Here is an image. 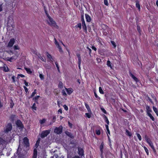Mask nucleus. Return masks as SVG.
Wrapping results in <instances>:
<instances>
[{"label":"nucleus","mask_w":158,"mask_h":158,"mask_svg":"<svg viewBox=\"0 0 158 158\" xmlns=\"http://www.w3.org/2000/svg\"><path fill=\"white\" fill-rule=\"evenodd\" d=\"M101 27L103 29L102 32L103 35L105 36H107L109 33L110 29L107 25L105 24L102 25Z\"/></svg>","instance_id":"1"},{"label":"nucleus","mask_w":158,"mask_h":158,"mask_svg":"<svg viewBox=\"0 0 158 158\" xmlns=\"http://www.w3.org/2000/svg\"><path fill=\"white\" fill-rule=\"evenodd\" d=\"M14 22L13 19L10 16H9L8 18V22L7 23V26L8 27H11L12 29L14 27Z\"/></svg>","instance_id":"2"},{"label":"nucleus","mask_w":158,"mask_h":158,"mask_svg":"<svg viewBox=\"0 0 158 158\" xmlns=\"http://www.w3.org/2000/svg\"><path fill=\"white\" fill-rule=\"evenodd\" d=\"M12 129V126L11 123H9L6 126V128L4 129V131L5 133H7L11 131Z\"/></svg>","instance_id":"3"},{"label":"nucleus","mask_w":158,"mask_h":158,"mask_svg":"<svg viewBox=\"0 0 158 158\" xmlns=\"http://www.w3.org/2000/svg\"><path fill=\"white\" fill-rule=\"evenodd\" d=\"M50 131V130H48L43 131L41 132L40 135V137L41 138H44V137H46L49 134Z\"/></svg>","instance_id":"4"},{"label":"nucleus","mask_w":158,"mask_h":158,"mask_svg":"<svg viewBox=\"0 0 158 158\" xmlns=\"http://www.w3.org/2000/svg\"><path fill=\"white\" fill-rule=\"evenodd\" d=\"M16 126L19 129H23L24 128V126L21 121L18 119L15 122Z\"/></svg>","instance_id":"5"},{"label":"nucleus","mask_w":158,"mask_h":158,"mask_svg":"<svg viewBox=\"0 0 158 158\" xmlns=\"http://www.w3.org/2000/svg\"><path fill=\"white\" fill-rule=\"evenodd\" d=\"M62 126H60L59 127H56L54 130V132L57 134H60L62 132Z\"/></svg>","instance_id":"6"},{"label":"nucleus","mask_w":158,"mask_h":158,"mask_svg":"<svg viewBox=\"0 0 158 158\" xmlns=\"http://www.w3.org/2000/svg\"><path fill=\"white\" fill-rule=\"evenodd\" d=\"M16 39L15 38L11 39L9 42L7 47L9 48H10L13 46L15 42Z\"/></svg>","instance_id":"7"},{"label":"nucleus","mask_w":158,"mask_h":158,"mask_svg":"<svg viewBox=\"0 0 158 158\" xmlns=\"http://www.w3.org/2000/svg\"><path fill=\"white\" fill-rule=\"evenodd\" d=\"M48 18L49 19V22H48V23L51 26H53L54 27H55L56 26V23L55 21L53 19L51 18V17Z\"/></svg>","instance_id":"8"},{"label":"nucleus","mask_w":158,"mask_h":158,"mask_svg":"<svg viewBox=\"0 0 158 158\" xmlns=\"http://www.w3.org/2000/svg\"><path fill=\"white\" fill-rule=\"evenodd\" d=\"M144 138L146 142L150 146L153 144L150 139L149 138L147 135H145Z\"/></svg>","instance_id":"9"},{"label":"nucleus","mask_w":158,"mask_h":158,"mask_svg":"<svg viewBox=\"0 0 158 158\" xmlns=\"http://www.w3.org/2000/svg\"><path fill=\"white\" fill-rule=\"evenodd\" d=\"M23 141L26 147H29L30 146V143L27 137H25L23 139Z\"/></svg>","instance_id":"10"},{"label":"nucleus","mask_w":158,"mask_h":158,"mask_svg":"<svg viewBox=\"0 0 158 158\" xmlns=\"http://www.w3.org/2000/svg\"><path fill=\"white\" fill-rule=\"evenodd\" d=\"M78 153L80 156L82 157L84 156V150L83 148L78 147Z\"/></svg>","instance_id":"11"},{"label":"nucleus","mask_w":158,"mask_h":158,"mask_svg":"<svg viewBox=\"0 0 158 158\" xmlns=\"http://www.w3.org/2000/svg\"><path fill=\"white\" fill-rule=\"evenodd\" d=\"M129 74L130 77L135 81L136 83L139 81V80L138 78L132 74L131 71H129Z\"/></svg>","instance_id":"12"},{"label":"nucleus","mask_w":158,"mask_h":158,"mask_svg":"<svg viewBox=\"0 0 158 158\" xmlns=\"http://www.w3.org/2000/svg\"><path fill=\"white\" fill-rule=\"evenodd\" d=\"M101 131H102V128L100 126H99L98 127L97 129H96L95 130L96 134L98 135H100L101 134Z\"/></svg>","instance_id":"13"},{"label":"nucleus","mask_w":158,"mask_h":158,"mask_svg":"<svg viewBox=\"0 0 158 158\" xmlns=\"http://www.w3.org/2000/svg\"><path fill=\"white\" fill-rule=\"evenodd\" d=\"M83 31L85 33H87V27L85 22L82 23Z\"/></svg>","instance_id":"14"},{"label":"nucleus","mask_w":158,"mask_h":158,"mask_svg":"<svg viewBox=\"0 0 158 158\" xmlns=\"http://www.w3.org/2000/svg\"><path fill=\"white\" fill-rule=\"evenodd\" d=\"M85 16L86 21L87 22H90L91 21V18L89 15L85 14Z\"/></svg>","instance_id":"15"},{"label":"nucleus","mask_w":158,"mask_h":158,"mask_svg":"<svg viewBox=\"0 0 158 158\" xmlns=\"http://www.w3.org/2000/svg\"><path fill=\"white\" fill-rule=\"evenodd\" d=\"M65 89H66L68 94L69 95L71 94L73 92V89L71 88H65Z\"/></svg>","instance_id":"16"},{"label":"nucleus","mask_w":158,"mask_h":158,"mask_svg":"<svg viewBox=\"0 0 158 158\" xmlns=\"http://www.w3.org/2000/svg\"><path fill=\"white\" fill-rule=\"evenodd\" d=\"M65 133L68 136L71 138L73 139L74 138V136L71 132L68 131H66Z\"/></svg>","instance_id":"17"},{"label":"nucleus","mask_w":158,"mask_h":158,"mask_svg":"<svg viewBox=\"0 0 158 158\" xmlns=\"http://www.w3.org/2000/svg\"><path fill=\"white\" fill-rule=\"evenodd\" d=\"M37 151L36 148H35L33 150V153L32 158H37Z\"/></svg>","instance_id":"18"},{"label":"nucleus","mask_w":158,"mask_h":158,"mask_svg":"<svg viewBox=\"0 0 158 158\" xmlns=\"http://www.w3.org/2000/svg\"><path fill=\"white\" fill-rule=\"evenodd\" d=\"M146 109L147 114H148V113H151L152 112L151 109L150 108L149 106L147 105L146 106Z\"/></svg>","instance_id":"19"},{"label":"nucleus","mask_w":158,"mask_h":158,"mask_svg":"<svg viewBox=\"0 0 158 158\" xmlns=\"http://www.w3.org/2000/svg\"><path fill=\"white\" fill-rule=\"evenodd\" d=\"M103 117L105 122L107 123V124H109V121L108 118L105 114L103 115Z\"/></svg>","instance_id":"20"},{"label":"nucleus","mask_w":158,"mask_h":158,"mask_svg":"<svg viewBox=\"0 0 158 158\" xmlns=\"http://www.w3.org/2000/svg\"><path fill=\"white\" fill-rule=\"evenodd\" d=\"M135 5L136 7H137L138 8V10L139 11H140L141 10L139 2L138 1L137 2H136Z\"/></svg>","instance_id":"21"},{"label":"nucleus","mask_w":158,"mask_h":158,"mask_svg":"<svg viewBox=\"0 0 158 158\" xmlns=\"http://www.w3.org/2000/svg\"><path fill=\"white\" fill-rule=\"evenodd\" d=\"M147 115L148 116L150 119H152V121H154L155 120V118L150 113H148V114H147Z\"/></svg>","instance_id":"22"},{"label":"nucleus","mask_w":158,"mask_h":158,"mask_svg":"<svg viewBox=\"0 0 158 158\" xmlns=\"http://www.w3.org/2000/svg\"><path fill=\"white\" fill-rule=\"evenodd\" d=\"M103 146H104V143H103V142H102L101 143V144L100 145V152L101 153H102L103 152Z\"/></svg>","instance_id":"23"},{"label":"nucleus","mask_w":158,"mask_h":158,"mask_svg":"<svg viewBox=\"0 0 158 158\" xmlns=\"http://www.w3.org/2000/svg\"><path fill=\"white\" fill-rule=\"evenodd\" d=\"M137 30L138 32H139V35H141V29L139 25H137Z\"/></svg>","instance_id":"24"},{"label":"nucleus","mask_w":158,"mask_h":158,"mask_svg":"<svg viewBox=\"0 0 158 158\" xmlns=\"http://www.w3.org/2000/svg\"><path fill=\"white\" fill-rule=\"evenodd\" d=\"M152 108L154 111L156 113V115L158 116V111L157 108L155 106H153Z\"/></svg>","instance_id":"25"},{"label":"nucleus","mask_w":158,"mask_h":158,"mask_svg":"<svg viewBox=\"0 0 158 158\" xmlns=\"http://www.w3.org/2000/svg\"><path fill=\"white\" fill-rule=\"evenodd\" d=\"M126 134L130 137L132 136V134L131 132L129 131L128 130L126 129Z\"/></svg>","instance_id":"26"},{"label":"nucleus","mask_w":158,"mask_h":158,"mask_svg":"<svg viewBox=\"0 0 158 158\" xmlns=\"http://www.w3.org/2000/svg\"><path fill=\"white\" fill-rule=\"evenodd\" d=\"M112 64L109 60H108L107 62V65L108 67H110L111 69H112Z\"/></svg>","instance_id":"27"},{"label":"nucleus","mask_w":158,"mask_h":158,"mask_svg":"<svg viewBox=\"0 0 158 158\" xmlns=\"http://www.w3.org/2000/svg\"><path fill=\"white\" fill-rule=\"evenodd\" d=\"M14 105V103L12 99L10 100V108H12Z\"/></svg>","instance_id":"28"},{"label":"nucleus","mask_w":158,"mask_h":158,"mask_svg":"<svg viewBox=\"0 0 158 158\" xmlns=\"http://www.w3.org/2000/svg\"><path fill=\"white\" fill-rule=\"evenodd\" d=\"M85 106L87 110L89 112L90 111V112H91L90 109L89 105L86 103H85Z\"/></svg>","instance_id":"29"},{"label":"nucleus","mask_w":158,"mask_h":158,"mask_svg":"<svg viewBox=\"0 0 158 158\" xmlns=\"http://www.w3.org/2000/svg\"><path fill=\"white\" fill-rule=\"evenodd\" d=\"M36 93V89H35L34 91L32 92V94L30 96V98H31L33 97Z\"/></svg>","instance_id":"30"},{"label":"nucleus","mask_w":158,"mask_h":158,"mask_svg":"<svg viewBox=\"0 0 158 158\" xmlns=\"http://www.w3.org/2000/svg\"><path fill=\"white\" fill-rule=\"evenodd\" d=\"M77 56L78 58V61H81V56L80 53H77Z\"/></svg>","instance_id":"31"},{"label":"nucleus","mask_w":158,"mask_h":158,"mask_svg":"<svg viewBox=\"0 0 158 158\" xmlns=\"http://www.w3.org/2000/svg\"><path fill=\"white\" fill-rule=\"evenodd\" d=\"M91 113H85V115L86 117L88 118H90L91 117Z\"/></svg>","instance_id":"32"},{"label":"nucleus","mask_w":158,"mask_h":158,"mask_svg":"<svg viewBox=\"0 0 158 158\" xmlns=\"http://www.w3.org/2000/svg\"><path fill=\"white\" fill-rule=\"evenodd\" d=\"M47 54L48 57L52 61V60H53V59L52 58L51 55L48 52H47Z\"/></svg>","instance_id":"33"},{"label":"nucleus","mask_w":158,"mask_h":158,"mask_svg":"<svg viewBox=\"0 0 158 158\" xmlns=\"http://www.w3.org/2000/svg\"><path fill=\"white\" fill-rule=\"evenodd\" d=\"M25 70L26 71L27 73H29V74H31L32 73V71L31 70V69L29 68H25Z\"/></svg>","instance_id":"34"},{"label":"nucleus","mask_w":158,"mask_h":158,"mask_svg":"<svg viewBox=\"0 0 158 158\" xmlns=\"http://www.w3.org/2000/svg\"><path fill=\"white\" fill-rule=\"evenodd\" d=\"M142 147L143 148L146 152L147 153V155L148 156L149 155V153L148 150L147 149V148L145 146H144L143 147V146H142Z\"/></svg>","instance_id":"35"},{"label":"nucleus","mask_w":158,"mask_h":158,"mask_svg":"<svg viewBox=\"0 0 158 158\" xmlns=\"http://www.w3.org/2000/svg\"><path fill=\"white\" fill-rule=\"evenodd\" d=\"M137 137L139 141H141L142 139V137L139 133H136V134Z\"/></svg>","instance_id":"36"},{"label":"nucleus","mask_w":158,"mask_h":158,"mask_svg":"<svg viewBox=\"0 0 158 158\" xmlns=\"http://www.w3.org/2000/svg\"><path fill=\"white\" fill-rule=\"evenodd\" d=\"M46 121V120L45 118H43L42 119L40 120V122L41 124H43L45 123Z\"/></svg>","instance_id":"37"},{"label":"nucleus","mask_w":158,"mask_h":158,"mask_svg":"<svg viewBox=\"0 0 158 158\" xmlns=\"http://www.w3.org/2000/svg\"><path fill=\"white\" fill-rule=\"evenodd\" d=\"M13 48L14 50H19V47L18 45H15L14 46Z\"/></svg>","instance_id":"38"},{"label":"nucleus","mask_w":158,"mask_h":158,"mask_svg":"<svg viewBox=\"0 0 158 158\" xmlns=\"http://www.w3.org/2000/svg\"><path fill=\"white\" fill-rule=\"evenodd\" d=\"M5 142V141L2 138L0 137V145H2Z\"/></svg>","instance_id":"39"},{"label":"nucleus","mask_w":158,"mask_h":158,"mask_svg":"<svg viewBox=\"0 0 158 158\" xmlns=\"http://www.w3.org/2000/svg\"><path fill=\"white\" fill-rule=\"evenodd\" d=\"M55 64L56 66V68H57L58 71L59 72H60V70L59 67V66L58 64V63H57V61L55 62Z\"/></svg>","instance_id":"40"},{"label":"nucleus","mask_w":158,"mask_h":158,"mask_svg":"<svg viewBox=\"0 0 158 158\" xmlns=\"http://www.w3.org/2000/svg\"><path fill=\"white\" fill-rule=\"evenodd\" d=\"M40 96L38 95L34 98L33 99V100L35 101V102H36L37 100H38V98H40Z\"/></svg>","instance_id":"41"},{"label":"nucleus","mask_w":158,"mask_h":158,"mask_svg":"<svg viewBox=\"0 0 158 158\" xmlns=\"http://www.w3.org/2000/svg\"><path fill=\"white\" fill-rule=\"evenodd\" d=\"M150 147H151V148L152 149L154 152L155 153H156V150L155 148V147L154 146L153 144L151 145V146H150Z\"/></svg>","instance_id":"42"},{"label":"nucleus","mask_w":158,"mask_h":158,"mask_svg":"<svg viewBox=\"0 0 158 158\" xmlns=\"http://www.w3.org/2000/svg\"><path fill=\"white\" fill-rule=\"evenodd\" d=\"M58 87L60 89H61L63 88V83L62 82H60L59 83V84L58 85Z\"/></svg>","instance_id":"43"},{"label":"nucleus","mask_w":158,"mask_h":158,"mask_svg":"<svg viewBox=\"0 0 158 158\" xmlns=\"http://www.w3.org/2000/svg\"><path fill=\"white\" fill-rule=\"evenodd\" d=\"M107 137H108V140L109 141V145L110 146V147H111V140H110V137H109V136L108 134H107Z\"/></svg>","instance_id":"44"},{"label":"nucleus","mask_w":158,"mask_h":158,"mask_svg":"<svg viewBox=\"0 0 158 158\" xmlns=\"http://www.w3.org/2000/svg\"><path fill=\"white\" fill-rule=\"evenodd\" d=\"M32 108L33 110H37V107L36 106V104L35 103H34L32 106Z\"/></svg>","instance_id":"45"},{"label":"nucleus","mask_w":158,"mask_h":158,"mask_svg":"<svg viewBox=\"0 0 158 158\" xmlns=\"http://www.w3.org/2000/svg\"><path fill=\"white\" fill-rule=\"evenodd\" d=\"M99 90L100 93L101 94H104V91H103L101 87H100L99 88Z\"/></svg>","instance_id":"46"},{"label":"nucleus","mask_w":158,"mask_h":158,"mask_svg":"<svg viewBox=\"0 0 158 158\" xmlns=\"http://www.w3.org/2000/svg\"><path fill=\"white\" fill-rule=\"evenodd\" d=\"M110 42H111V44H112V45H113V46H114V48H115L116 47V44L115 42L114 41H112V40H111L110 41Z\"/></svg>","instance_id":"47"},{"label":"nucleus","mask_w":158,"mask_h":158,"mask_svg":"<svg viewBox=\"0 0 158 158\" xmlns=\"http://www.w3.org/2000/svg\"><path fill=\"white\" fill-rule=\"evenodd\" d=\"M44 11H45V14H46V15L47 16V17H48V18L49 17H50V16L49 14H48V11L47 10H46V9H45V8H44Z\"/></svg>","instance_id":"48"},{"label":"nucleus","mask_w":158,"mask_h":158,"mask_svg":"<svg viewBox=\"0 0 158 158\" xmlns=\"http://www.w3.org/2000/svg\"><path fill=\"white\" fill-rule=\"evenodd\" d=\"M69 157H70L71 158H81L80 157L77 155H75L73 157H71V156H69V155H68V158H69Z\"/></svg>","instance_id":"49"},{"label":"nucleus","mask_w":158,"mask_h":158,"mask_svg":"<svg viewBox=\"0 0 158 158\" xmlns=\"http://www.w3.org/2000/svg\"><path fill=\"white\" fill-rule=\"evenodd\" d=\"M75 27H79L80 29L81 28V23H78L77 25L75 26Z\"/></svg>","instance_id":"50"},{"label":"nucleus","mask_w":158,"mask_h":158,"mask_svg":"<svg viewBox=\"0 0 158 158\" xmlns=\"http://www.w3.org/2000/svg\"><path fill=\"white\" fill-rule=\"evenodd\" d=\"M39 58L42 61L44 62L46 61V59L44 58L42 56H40L39 57Z\"/></svg>","instance_id":"51"},{"label":"nucleus","mask_w":158,"mask_h":158,"mask_svg":"<svg viewBox=\"0 0 158 158\" xmlns=\"http://www.w3.org/2000/svg\"><path fill=\"white\" fill-rule=\"evenodd\" d=\"M101 110H102V112L104 113V114H107V112L106 110L103 107L101 108Z\"/></svg>","instance_id":"52"},{"label":"nucleus","mask_w":158,"mask_h":158,"mask_svg":"<svg viewBox=\"0 0 158 158\" xmlns=\"http://www.w3.org/2000/svg\"><path fill=\"white\" fill-rule=\"evenodd\" d=\"M57 48L59 49V51L60 53L63 52V51L62 50L61 47L60 46H59V47H57Z\"/></svg>","instance_id":"53"},{"label":"nucleus","mask_w":158,"mask_h":158,"mask_svg":"<svg viewBox=\"0 0 158 158\" xmlns=\"http://www.w3.org/2000/svg\"><path fill=\"white\" fill-rule=\"evenodd\" d=\"M81 19L82 23L85 22L84 20V17L83 15H81Z\"/></svg>","instance_id":"54"},{"label":"nucleus","mask_w":158,"mask_h":158,"mask_svg":"<svg viewBox=\"0 0 158 158\" xmlns=\"http://www.w3.org/2000/svg\"><path fill=\"white\" fill-rule=\"evenodd\" d=\"M94 94L95 97L96 98H97L99 99H100V98L98 96L95 91H94Z\"/></svg>","instance_id":"55"},{"label":"nucleus","mask_w":158,"mask_h":158,"mask_svg":"<svg viewBox=\"0 0 158 158\" xmlns=\"http://www.w3.org/2000/svg\"><path fill=\"white\" fill-rule=\"evenodd\" d=\"M86 48L89 50V55L91 56V52H92L91 49L90 48H89L88 47H87Z\"/></svg>","instance_id":"56"},{"label":"nucleus","mask_w":158,"mask_h":158,"mask_svg":"<svg viewBox=\"0 0 158 158\" xmlns=\"http://www.w3.org/2000/svg\"><path fill=\"white\" fill-rule=\"evenodd\" d=\"M4 71L5 72H7L9 71V69L7 68H6L5 67H4Z\"/></svg>","instance_id":"57"},{"label":"nucleus","mask_w":158,"mask_h":158,"mask_svg":"<svg viewBox=\"0 0 158 158\" xmlns=\"http://www.w3.org/2000/svg\"><path fill=\"white\" fill-rule=\"evenodd\" d=\"M104 4L106 6H108V2L107 0H104Z\"/></svg>","instance_id":"58"},{"label":"nucleus","mask_w":158,"mask_h":158,"mask_svg":"<svg viewBox=\"0 0 158 158\" xmlns=\"http://www.w3.org/2000/svg\"><path fill=\"white\" fill-rule=\"evenodd\" d=\"M39 77L41 80H43L44 79V76L41 74H40Z\"/></svg>","instance_id":"59"},{"label":"nucleus","mask_w":158,"mask_h":158,"mask_svg":"<svg viewBox=\"0 0 158 158\" xmlns=\"http://www.w3.org/2000/svg\"><path fill=\"white\" fill-rule=\"evenodd\" d=\"M68 125L70 128H72L73 127V124L72 123H70L69 121L68 122Z\"/></svg>","instance_id":"60"},{"label":"nucleus","mask_w":158,"mask_h":158,"mask_svg":"<svg viewBox=\"0 0 158 158\" xmlns=\"http://www.w3.org/2000/svg\"><path fill=\"white\" fill-rule=\"evenodd\" d=\"M23 88L24 89L26 93H27L28 91V89L25 86H23Z\"/></svg>","instance_id":"61"},{"label":"nucleus","mask_w":158,"mask_h":158,"mask_svg":"<svg viewBox=\"0 0 158 158\" xmlns=\"http://www.w3.org/2000/svg\"><path fill=\"white\" fill-rule=\"evenodd\" d=\"M148 99L147 100H148L151 103H153V101H152V99L149 97H147Z\"/></svg>","instance_id":"62"},{"label":"nucleus","mask_w":158,"mask_h":158,"mask_svg":"<svg viewBox=\"0 0 158 158\" xmlns=\"http://www.w3.org/2000/svg\"><path fill=\"white\" fill-rule=\"evenodd\" d=\"M62 93L63 95L64 96H66L67 95V94L64 90H62Z\"/></svg>","instance_id":"63"},{"label":"nucleus","mask_w":158,"mask_h":158,"mask_svg":"<svg viewBox=\"0 0 158 158\" xmlns=\"http://www.w3.org/2000/svg\"><path fill=\"white\" fill-rule=\"evenodd\" d=\"M24 84L25 85L27 86L28 85V83L26 81V80H23Z\"/></svg>","instance_id":"64"}]
</instances>
